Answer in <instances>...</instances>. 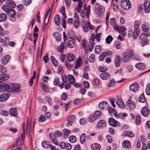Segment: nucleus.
I'll use <instances>...</instances> for the list:
<instances>
[{
	"mask_svg": "<svg viewBox=\"0 0 150 150\" xmlns=\"http://www.w3.org/2000/svg\"><path fill=\"white\" fill-rule=\"evenodd\" d=\"M122 59L124 63L128 62L134 55L133 51L131 49L127 50L122 54Z\"/></svg>",
	"mask_w": 150,
	"mask_h": 150,
	"instance_id": "obj_1",
	"label": "nucleus"
},
{
	"mask_svg": "<svg viewBox=\"0 0 150 150\" xmlns=\"http://www.w3.org/2000/svg\"><path fill=\"white\" fill-rule=\"evenodd\" d=\"M20 85L19 84L15 83L9 85L8 91L9 92L16 91L19 92Z\"/></svg>",
	"mask_w": 150,
	"mask_h": 150,
	"instance_id": "obj_2",
	"label": "nucleus"
},
{
	"mask_svg": "<svg viewBox=\"0 0 150 150\" xmlns=\"http://www.w3.org/2000/svg\"><path fill=\"white\" fill-rule=\"evenodd\" d=\"M120 6L125 10H128L131 7V4L129 0H122L121 2Z\"/></svg>",
	"mask_w": 150,
	"mask_h": 150,
	"instance_id": "obj_3",
	"label": "nucleus"
},
{
	"mask_svg": "<svg viewBox=\"0 0 150 150\" xmlns=\"http://www.w3.org/2000/svg\"><path fill=\"white\" fill-rule=\"evenodd\" d=\"M96 7H98L97 12V15L99 18H101L103 16V13L105 11L104 8L98 4H97L96 5Z\"/></svg>",
	"mask_w": 150,
	"mask_h": 150,
	"instance_id": "obj_4",
	"label": "nucleus"
},
{
	"mask_svg": "<svg viewBox=\"0 0 150 150\" xmlns=\"http://www.w3.org/2000/svg\"><path fill=\"white\" fill-rule=\"evenodd\" d=\"M4 67L1 65H0V80H3L4 81H6L9 78V76L8 74L3 73V68Z\"/></svg>",
	"mask_w": 150,
	"mask_h": 150,
	"instance_id": "obj_5",
	"label": "nucleus"
},
{
	"mask_svg": "<svg viewBox=\"0 0 150 150\" xmlns=\"http://www.w3.org/2000/svg\"><path fill=\"white\" fill-rule=\"evenodd\" d=\"M126 105L130 110L134 109L136 107L134 102L130 99L126 102Z\"/></svg>",
	"mask_w": 150,
	"mask_h": 150,
	"instance_id": "obj_6",
	"label": "nucleus"
},
{
	"mask_svg": "<svg viewBox=\"0 0 150 150\" xmlns=\"http://www.w3.org/2000/svg\"><path fill=\"white\" fill-rule=\"evenodd\" d=\"M9 85L0 81V92L8 91Z\"/></svg>",
	"mask_w": 150,
	"mask_h": 150,
	"instance_id": "obj_7",
	"label": "nucleus"
},
{
	"mask_svg": "<svg viewBox=\"0 0 150 150\" xmlns=\"http://www.w3.org/2000/svg\"><path fill=\"white\" fill-rule=\"evenodd\" d=\"M10 94L9 93H5L0 95V101L4 102L8 99Z\"/></svg>",
	"mask_w": 150,
	"mask_h": 150,
	"instance_id": "obj_8",
	"label": "nucleus"
},
{
	"mask_svg": "<svg viewBox=\"0 0 150 150\" xmlns=\"http://www.w3.org/2000/svg\"><path fill=\"white\" fill-rule=\"evenodd\" d=\"M109 124L111 126L114 127H117L120 125L119 122L116 121L115 120L112 118H110L108 119Z\"/></svg>",
	"mask_w": 150,
	"mask_h": 150,
	"instance_id": "obj_9",
	"label": "nucleus"
},
{
	"mask_svg": "<svg viewBox=\"0 0 150 150\" xmlns=\"http://www.w3.org/2000/svg\"><path fill=\"white\" fill-rule=\"evenodd\" d=\"M150 1L149 0H145L144 3V11L146 13H149L150 11Z\"/></svg>",
	"mask_w": 150,
	"mask_h": 150,
	"instance_id": "obj_10",
	"label": "nucleus"
},
{
	"mask_svg": "<svg viewBox=\"0 0 150 150\" xmlns=\"http://www.w3.org/2000/svg\"><path fill=\"white\" fill-rule=\"evenodd\" d=\"M117 105L120 108H123L125 107V105L122 98L120 97H117V99L115 100Z\"/></svg>",
	"mask_w": 150,
	"mask_h": 150,
	"instance_id": "obj_11",
	"label": "nucleus"
},
{
	"mask_svg": "<svg viewBox=\"0 0 150 150\" xmlns=\"http://www.w3.org/2000/svg\"><path fill=\"white\" fill-rule=\"evenodd\" d=\"M139 88V85L137 83H134L132 84L129 86L130 91L134 92H136L138 91Z\"/></svg>",
	"mask_w": 150,
	"mask_h": 150,
	"instance_id": "obj_12",
	"label": "nucleus"
},
{
	"mask_svg": "<svg viewBox=\"0 0 150 150\" xmlns=\"http://www.w3.org/2000/svg\"><path fill=\"white\" fill-rule=\"evenodd\" d=\"M122 62L121 58L120 55H117L115 58L114 63L116 67H118Z\"/></svg>",
	"mask_w": 150,
	"mask_h": 150,
	"instance_id": "obj_13",
	"label": "nucleus"
},
{
	"mask_svg": "<svg viewBox=\"0 0 150 150\" xmlns=\"http://www.w3.org/2000/svg\"><path fill=\"white\" fill-rule=\"evenodd\" d=\"M108 104L107 102L105 101H103L99 103L98 106L100 110L106 109L108 107Z\"/></svg>",
	"mask_w": 150,
	"mask_h": 150,
	"instance_id": "obj_14",
	"label": "nucleus"
},
{
	"mask_svg": "<svg viewBox=\"0 0 150 150\" xmlns=\"http://www.w3.org/2000/svg\"><path fill=\"white\" fill-rule=\"evenodd\" d=\"M9 114L12 116L16 117L18 115V113L16 108H11L10 109L9 111Z\"/></svg>",
	"mask_w": 150,
	"mask_h": 150,
	"instance_id": "obj_15",
	"label": "nucleus"
},
{
	"mask_svg": "<svg viewBox=\"0 0 150 150\" xmlns=\"http://www.w3.org/2000/svg\"><path fill=\"white\" fill-rule=\"evenodd\" d=\"M130 143V142L127 140L124 141L122 143L123 147L127 149H129L131 146Z\"/></svg>",
	"mask_w": 150,
	"mask_h": 150,
	"instance_id": "obj_16",
	"label": "nucleus"
},
{
	"mask_svg": "<svg viewBox=\"0 0 150 150\" xmlns=\"http://www.w3.org/2000/svg\"><path fill=\"white\" fill-rule=\"evenodd\" d=\"M54 21L55 25L57 26L60 24V17L59 14L56 15L54 18Z\"/></svg>",
	"mask_w": 150,
	"mask_h": 150,
	"instance_id": "obj_17",
	"label": "nucleus"
},
{
	"mask_svg": "<svg viewBox=\"0 0 150 150\" xmlns=\"http://www.w3.org/2000/svg\"><path fill=\"white\" fill-rule=\"evenodd\" d=\"M149 110L146 107H143L141 110V113L144 117H147L149 115Z\"/></svg>",
	"mask_w": 150,
	"mask_h": 150,
	"instance_id": "obj_18",
	"label": "nucleus"
},
{
	"mask_svg": "<svg viewBox=\"0 0 150 150\" xmlns=\"http://www.w3.org/2000/svg\"><path fill=\"white\" fill-rule=\"evenodd\" d=\"M110 74L107 72H103L100 75V78L103 80H105L108 78L110 76Z\"/></svg>",
	"mask_w": 150,
	"mask_h": 150,
	"instance_id": "obj_19",
	"label": "nucleus"
},
{
	"mask_svg": "<svg viewBox=\"0 0 150 150\" xmlns=\"http://www.w3.org/2000/svg\"><path fill=\"white\" fill-rule=\"evenodd\" d=\"M10 58L9 55H6L2 59V63L3 64H6L9 60Z\"/></svg>",
	"mask_w": 150,
	"mask_h": 150,
	"instance_id": "obj_20",
	"label": "nucleus"
},
{
	"mask_svg": "<svg viewBox=\"0 0 150 150\" xmlns=\"http://www.w3.org/2000/svg\"><path fill=\"white\" fill-rule=\"evenodd\" d=\"M6 2V4L11 8H14L16 6L15 3L12 0H7Z\"/></svg>",
	"mask_w": 150,
	"mask_h": 150,
	"instance_id": "obj_21",
	"label": "nucleus"
},
{
	"mask_svg": "<svg viewBox=\"0 0 150 150\" xmlns=\"http://www.w3.org/2000/svg\"><path fill=\"white\" fill-rule=\"evenodd\" d=\"M97 119V116H95L93 114L90 115L88 118V121L90 122H93Z\"/></svg>",
	"mask_w": 150,
	"mask_h": 150,
	"instance_id": "obj_22",
	"label": "nucleus"
},
{
	"mask_svg": "<svg viewBox=\"0 0 150 150\" xmlns=\"http://www.w3.org/2000/svg\"><path fill=\"white\" fill-rule=\"evenodd\" d=\"M106 125L105 122L103 120L99 121L97 124V127L99 128L103 127Z\"/></svg>",
	"mask_w": 150,
	"mask_h": 150,
	"instance_id": "obj_23",
	"label": "nucleus"
},
{
	"mask_svg": "<svg viewBox=\"0 0 150 150\" xmlns=\"http://www.w3.org/2000/svg\"><path fill=\"white\" fill-rule=\"evenodd\" d=\"M108 112L110 113L113 112L114 116L117 117H118L119 116L117 114V112L115 111V109L112 108L111 107H109L107 108Z\"/></svg>",
	"mask_w": 150,
	"mask_h": 150,
	"instance_id": "obj_24",
	"label": "nucleus"
},
{
	"mask_svg": "<svg viewBox=\"0 0 150 150\" xmlns=\"http://www.w3.org/2000/svg\"><path fill=\"white\" fill-rule=\"evenodd\" d=\"M135 67L138 69L141 70H143L145 68V65L144 64L141 63L137 64L135 65Z\"/></svg>",
	"mask_w": 150,
	"mask_h": 150,
	"instance_id": "obj_25",
	"label": "nucleus"
},
{
	"mask_svg": "<svg viewBox=\"0 0 150 150\" xmlns=\"http://www.w3.org/2000/svg\"><path fill=\"white\" fill-rule=\"evenodd\" d=\"M2 9L3 11L6 12V14H7L8 13H9V11H10L12 8L6 4L2 6Z\"/></svg>",
	"mask_w": 150,
	"mask_h": 150,
	"instance_id": "obj_26",
	"label": "nucleus"
},
{
	"mask_svg": "<svg viewBox=\"0 0 150 150\" xmlns=\"http://www.w3.org/2000/svg\"><path fill=\"white\" fill-rule=\"evenodd\" d=\"M74 59V56L72 53H69L67 55V59L70 62L73 61Z\"/></svg>",
	"mask_w": 150,
	"mask_h": 150,
	"instance_id": "obj_27",
	"label": "nucleus"
},
{
	"mask_svg": "<svg viewBox=\"0 0 150 150\" xmlns=\"http://www.w3.org/2000/svg\"><path fill=\"white\" fill-rule=\"evenodd\" d=\"M123 135L124 136H127L130 137H132L134 136V133L131 131H128L124 132L123 133Z\"/></svg>",
	"mask_w": 150,
	"mask_h": 150,
	"instance_id": "obj_28",
	"label": "nucleus"
},
{
	"mask_svg": "<svg viewBox=\"0 0 150 150\" xmlns=\"http://www.w3.org/2000/svg\"><path fill=\"white\" fill-rule=\"evenodd\" d=\"M140 33L139 31L137 29H135L133 31L132 36L133 38L136 39L138 37Z\"/></svg>",
	"mask_w": 150,
	"mask_h": 150,
	"instance_id": "obj_29",
	"label": "nucleus"
},
{
	"mask_svg": "<svg viewBox=\"0 0 150 150\" xmlns=\"http://www.w3.org/2000/svg\"><path fill=\"white\" fill-rule=\"evenodd\" d=\"M50 59L54 66L55 67H57L58 66V63L57 60L53 56H51Z\"/></svg>",
	"mask_w": 150,
	"mask_h": 150,
	"instance_id": "obj_30",
	"label": "nucleus"
},
{
	"mask_svg": "<svg viewBox=\"0 0 150 150\" xmlns=\"http://www.w3.org/2000/svg\"><path fill=\"white\" fill-rule=\"evenodd\" d=\"M94 44L95 43L94 41H90L89 44L87 46V47L88 48V50L89 51H91L93 49Z\"/></svg>",
	"mask_w": 150,
	"mask_h": 150,
	"instance_id": "obj_31",
	"label": "nucleus"
},
{
	"mask_svg": "<svg viewBox=\"0 0 150 150\" xmlns=\"http://www.w3.org/2000/svg\"><path fill=\"white\" fill-rule=\"evenodd\" d=\"M101 147L98 144H94L91 146V148L93 150H100Z\"/></svg>",
	"mask_w": 150,
	"mask_h": 150,
	"instance_id": "obj_32",
	"label": "nucleus"
},
{
	"mask_svg": "<svg viewBox=\"0 0 150 150\" xmlns=\"http://www.w3.org/2000/svg\"><path fill=\"white\" fill-rule=\"evenodd\" d=\"M64 44L63 42H61V45L57 47V50L60 52H62L64 51Z\"/></svg>",
	"mask_w": 150,
	"mask_h": 150,
	"instance_id": "obj_33",
	"label": "nucleus"
},
{
	"mask_svg": "<svg viewBox=\"0 0 150 150\" xmlns=\"http://www.w3.org/2000/svg\"><path fill=\"white\" fill-rule=\"evenodd\" d=\"M6 18L7 16L5 14L3 13L0 14V22L4 21Z\"/></svg>",
	"mask_w": 150,
	"mask_h": 150,
	"instance_id": "obj_34",
	"label": "nucleus"
},
{
	"mask_svg": "<svg viewBox=\"0 0 150 150\" xmlns=\"http://www.w3.org/2000/svg\"><path fill=\"white\" fill-rule=\"evenodd\" d=\"M101 47L100 45H97L95 48V52L97 54H99L101 52Z\"/></svg>",
	"mask_w": 150,
	"mask_h": 150,
	"instance_id": "obj_35",
	"label": "nucleus"
},
{
	"mask_svg": "<svg viewBox=\"0 0 150 150\" xmlns=\"http://www.w3.org/2000/svg\"><path fill=\"white\" fill-rule=\"evenodd\" d=\"M86 139V135L84 133L82 134L80 138V142L82 144H83L85 142Z\"/></svg>",
	"mask_w": 150,
	"mask_h": 150,
	"instance_id": "obj_36",
	"label": "nucleus"
},
{
	"mask_svg": "<svg viewBox=\"0 0 150 150\" xmlns=\"http://www.w3.org/2000/svg\"><path fill=\"white\" fill-rule=\"evenodd\" d=\"M68 78L69 79L70 82L72 83L73 84L75 82V79L72 75H68Z\"/></svg>",
	"mask_w": 150,
	"mask_h": 150,
	"instance_id": "obj_37",
	"label": "nucleus"
},
{
	"mask_svg": "<svg viewBox=\"0 0 150 150\" xmlns=\"http://www.w3.org/2000/svg\"><path fill=\"white\" fill-rule=\"evenodd\" d=\"M113 40V38L110 35H108L106 38V42L108 44H110Z\"/></svg>",
	"mask_w": 150,
	"mask_h": 150,
	"instance_id": "obj_38",
	"label": "nucleus"
},
{
	"mask_svg": "<svg viewBox=\"0 0 150 150\" xmlns=\"http://www.w3.org/2000/svg\"><path fill=\"white\" fill-rule=\"evenodd\" d=\"M63 132L64 136L65 137L67 138L69 135L70 131L69 130L66 129H63Z\"/></svg>",
	"mask_w": 150,
	"mask_h": 150,
	"instance_id": "obj_39",
	"label": "nucleus"
},
{
	"mask_svg": "<svg viewBox=\"0 0 150 150\" xmlns=\"http://www.w3.org/2000/svg\"><path fill=\"white\" fill-rule=\"evenodd\" d=\"M141 24V21L138 20L136 21L134 23V28L135 29H137Z\"/></svg>",
	"mask_w": 150,
	"mask_h": 150,
	"instance_id": "obj_40",
	"label": "nucleus"
},
{
	"mask_svg": "<svg viewBox=\"0 0 150 150\" xmlns=\"http://www.w3.org/2000/svg\"><path fill=\"white\" fill-rule=\"evenodd\" d=\"M142 30L144 32L148 31L149 30L148 26L145 23L143 24L142 26Z\"/></svg>",
	"mask_w": 150,
	"mask_h": 150,
	"instance_id": "obj_41",
	"label": "nucleus"
},
{
	"mask_svg": "<svg viewBox=\"0 0 150 150\" xmlns=\"http://www.w3.org/2000/svg\"><path fill=\"white\" fill-rule=\"evenodd\" d=\"M115 81L114 79H112L108 85V87H111L115 85Z\"/></svg>",
	"mask_w": 150,
	"mask_h": 150,
	"instance_id": "obj_42",
	"label": "nucleus"
},
{
	"mask_svg": "<svg viewBox=\"0 0 150 150\" xmlns=\"http://www.w3.org/2000/svg\"><path fill=\"white\" fill-rule=\"evenodd\" d=\"M139 102L144 103L145 101V99L144 95L143 94H141L139 96Z\"/></svg>",
	"mask_w": 150,
	"mask_h": 150,
	"instance_id": "obj_43",
	"label": "nucleus"
},
{
	"mask_svg": "<svg viewBox=\"0 0 150 150\" xmlns=\"http://www.w3.org/2000/svg\"><path fill=\"white\" fill-rule=\"evenodd\" d=\"M80 59L81 57H79L76 62V64L75 67H74V68L75 69H77L80 66V65L81 64Z\"/></svg>",
	"mask_w": 150,
	"mask_h": 150,
	"instance_id": "obj_44",
	"label": "nucleus"
},
{
	"mask_svg": "<svg viewBox=\"0 0 150 150\" xmlns=\"http://www.w3.org/2000/svg\"><path fill=\"white\" fill-rule=\"evenodd\" d=\"M148 41L149 40H147L146 39L141 40L140 42V44L141 46L142 47L144 46L147 43Z\"/></svg>",
	"mask_w": 150,
	"mask_h": 150,
	"instance_id": "obj_45",
	"label": "nucleus"
},
{
	"mask_svg": "<svg viewBox=\"0 0 150 150\" xmlns=\"http://www.w3.org/2000/svg\"><path fill=\"white\" fill-rule=\"evenodd\" d=\"M59 83V79L57 77H55L53 81L54 85V86H57Z\"/></svg>",
	"mask_w": 150,
	"mask_h": 150,
	"instance_id": "obj_46",
	"label": "nucleus"
},
{
	"mask_svg": "<svg viewBox=\"0 0 150 150\" xmlns=\"http://www.w3.org/2000/svg\"><path fill=\"white\" fill-rule=\"evenodd\" d=\"M135 122L138 125H139L140 124L141 118L139 115H138L137 116L135 120Z\"/></svg>",
	"mask_w": 150,
	"mask_h": 150,
	"instance_id": "obj_47",
	"label": "nucleus"
},
{
	"mask_svg": "<svg viewBox=\"0 0 150 150\" xmlns=\"http://www.w3.org/2000/svg\"><path fill=\"white\" fill-rule=\"evenodd\" d=\"M115 47L117 50L120 49L121 47V43L119 42L116 41L115 42Z\"/></svg>",
	"mask_w": 150,
	"mask_h": 150,
	"instance_id": "obj_48",
	"label": "nucleus"
},
{
	"mask_svg": "<svg viewBox=\"0 0 150 150\" xmlns=\"http://www.w3.org/2000/svg\"><path fill=\"white\" fill-rule=\"evenodd\" d=\"M42 145L44 148H47L49 146V143L46 141H43L42 143Z\"/></svg>",
	"mask_w": 150,
	"mask_h": 150,
	"instance_id": "obj_49",
	"label": "nucleus"
},
{
	"mask_svg": "<svg viewBox=\"0 0 150 150\" xmlns=\"http://www.w3.org/2000/svg\"><path fill=\"white\" fill-rule=\"evenodd\" d=\"M79 25V20H75L73 23V25L74 28L77 29L78 28V25Z\"/></svg>",
	"mask_w": 150,
	"mask_h": 150,
	"instance_id": "obj_50",
	"label": "nucleus"
},
{
	"mask_svg": "<svg viewBox=\"0 0 150 150\" xmlns=\"http://www.w3.org/2000/svg\"><path fill=\"white\" fill-rule=\"evenodd\" d=\"M67 44L68 46L71 48H73L74 45V42L71 40L68 41L67 42Z\"/></svg>",
	"mask_w": 150,
	"mask_h": 150,
	"instance_id": "obj_51",
	"label": "nucleus"
},
{
	"mask_svg": "<svg viewBox=\"0 0 150 150\" xmlns=\"http://www.w3.org/2000/svg\"><path fill=\"white\" fill-rule=\"evenodd\" d=\"M95 59V55L93 54H91L89 58V61L91 62H93Z\"/></svg>",
	"mask_w": 150,
	"mask_h": 150,
	"instance_id": "obj_52",
	"label": "nucleus"
},
{
	"mask_svg": "<svg viewBox=\"0 0 150 150\" xmlns=\"http://www.w3.org/2000/svg\"><path fill=\"white\" fill-rule=\"evenodd\" d=\"M9 13H8L7 14H9L11 17H13L16 14V13L14 10L12 8L9 11Z\"/></svg>",
	"mask_w": 150,
	"mask_h": 150,
	"instance_id": "obj_53",
	"label": "nucleus"
},
{
	"mask_svg": "<svg viewBox=\"0 0 150 150\" xmlns=\"http://www.w3.org/2000/svg\"><path fill=\"white\" fill-rule=\"evenodd\" d=\"M69 141L72 143H74L75 142L76 138L75 137L73 136H71L69 137Z\"/></svg>",
	"mask_w": 150,
	"mask_h": 150,
	"instance_id": "obj_54",
	"label": "nucleus"
},
{
	"mask_svg": "<svg viewBox=\"0 0 150 150\" xmlns=\"http://www.w3.org/2000/svg\"><path fill=\"white\" fill-rule=\"evenodd\" d=\"M145 91L148 95H150V84H148L146 87Z\"/></svg>",
	"mask_w": 150,
	"mask_h": 150,
	"instance_id": "obj_55",
	"label": "nucleus"
},
{
	"mask_svg": "<svg viewBox=\"0 0 150 150\" xmlns=\"http://www.w3.org/2000/svg\"><path fill=\"white\" fill-rule=\"evenodd\" d=\"M54 133L55 137H59L62 135V132L58 130L55 131Z\"/></svg>",
	"mask_w": 150,
	"mask_h": 150,
	"instance_id": "obj_56",
	"label": "nucleus"
},
{
	"mask_svg": "<svg viewBox=\"0 0 150 150\" xmlns=\"http://www.w3.org/2000/svg\"><path fill=\"white\" fill-rule=\"evenodd\" d=\"M86 41L85 40H83V41L82 45L84 49L88 50V48L87 47V46L86 45Z\"/></svg>",
	"mask_w": 150,
	"mask_h": 150,
	"instance_id": "obj_57",
	"label": "nucleus"
},
{
	"mask_svg": "<svg viewBox=\"0 0 150 150\" xmlns=\"http://www.w3.org/2000/svg\"><path fill=\"white\" fill-rule=\"evenodd\" d=\"M38 120L40 122H43L45 121V118L42 115H41L38 118Z\"/></svg>",
	"mask_w": 150,
	"mask_h": 150,
	"instance_id": "obj_58",
	"label": "nucleus"
},
{
	"mask_svg": "<svg viewBox=\"0 0 150 150\" xmlns=\"http://www.w3.org/2000/svg\"><path fill=\"white\" fill-rule=\"evenodd\" d=\"M46 98L48 104L50 105H52V102L51 98L49 96H47L46 97Z\"/></svg>",
	"mask_w": 150,
	"mask_h": 150,
	"instance_id": "obj_59",
	"label": "nucleus"
},
{
	"mask_svg": "<svg viewBox=\"0 0 150 150\" xmlns=\"http://www.w3.org/2000/svg\"><path fill=\"white\" fill-rule=\"evenodd\" d=\"M48 54L46 53L45 54V56L43 57V60L45 63L47 62L49 60L48 58Z\"/></svg>",
	"mask_w": 150,
	"mask_h": 150,
	"instance_id": "obj_60",
	"label": "nucleus"
},
{
	"mask_svg": "<svg viewBox=\"0 0 150 150\" xmlns=\"http://www.w3.org/2000/svg\"><path fill=\"white\" fill-rule=\"evenodd\" d=\"M79 122L80 124L84 125L86 123L87 121L85 118H83L79 120Z\"/></svg>",
	"mask_w": 150,
	"mask_h": 150,
	"instance_id": "obj_61",
	"label": "nucleus"
},
{
	"mask_svg": "<svg viewBox=\"0 0 150 150\" xmlns=\"http://www.w3.org/2000/svg\"><path fill=\"white\" fill-rule=\"evenodd\" d=\"M73 103L75 105H79L81 103V100L80 99H75L73 101Z\"/></svg>",
	"mask_w": 150,
	"mask_h": 150,
	"instance_id": "obj_62",
	"label": "nucleus"
},
{
	"mask_svg": "<svg viewBox=\"0 0 150 150\" xmlns=\"http://www.w3.org/2000/svg\"><path fill=\"white\" fill-rule=\"evenodd\" d=\"M127 114L126 113H123L122 114H119L118 115L119 116L118 117H120L121 119H124L125 117L127 116Z\"/></svg>",
	"mask_w": 150,
	"mask_h": 150,
	"instance_id": "obj_63",
	"label": "nucleus"
},
{
	"mask_svg": "<svg viewBox=\"0 0 150 150\" xmlns=\"http://www.w3.org/2000/svg\"><path fill=\"white\" fill-rule=\"evenodd\" d=\"M0 113L4 116H7L8 114V112L6 110H2L0 111Z\"/></svg>",
	"mask_w": 150,
	"mask_h": 150,
	"instance_id": "obj_64",
	"label": "nucleus"
}]
</instances>
